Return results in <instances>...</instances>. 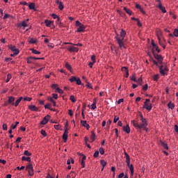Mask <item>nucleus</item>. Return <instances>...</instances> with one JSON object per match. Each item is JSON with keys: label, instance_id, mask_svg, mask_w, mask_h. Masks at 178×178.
<instances>
[{"label": "nucleus", "instance_id": "1", "mask_svg": "<svg viewBox=\"0 0 178 178\" xmlns=\"http://www.w3.org/2000/svg\"><path fill=\"white\" fill-rule=\"evenodd\" d=\"M141 124H138L136 120H131V123L133 124L134 127L137 129H145V131H147V126L148 124L147 120L146 118H143L141 120Z\"/></svg>", "mask_w": 178, "mask_h": 178}, {"label": "nucleus", "instance_id": "2", "mask_svg": "<svg viewBox=\"0 0 178 178\" xmlns=\"http://www.w3.org/2000/svg\"><path fill=\"white\" fill-rule=\"evenodd\" d=\"M126 31H124V29H121V32H120V38H119V36H116L115 39L117 40V42L118 43L119 47L120 49H122V48L124 47V49H126L124 44V40L126 36Z\"/></svg>", "mask_w": 178, "mask_h": 178}, {"label": "nucleus", "instance_id": "3", "mask_svg": "<svg viewBox=\"0 0 178 178\" xmlns=\"http://www.w3.org/2000/svg\"><path fill=\"white\" fill-rule=\"evenodd\" d=\"M159 68L160 70V73L161 74V75H163V76H165V75H166L167 74V72L169 71L167 65L165 64V63H163V61L162 64L160 66H159Z\"/></svg>", "mask_w": 178, "mask_h": 178}, {"label": "nucleus", "instance_id": "4", "mask_svg": "<svg viewBox=\"0 0 178 178\" xmlns=\"http://www.w3.org/2000/svg\"><path fill=\"white\" fill-rule=\"evenodd\" d=\"M76 26L78 27L77 32H84L86 30V26H84V24L81 23L79 21H76Z\"/></svg>", "mask_w": 178, "mask_h": 178}, {"label": "nucleus", "instance_id": "5", "mask_svg": "<svg viewBox=\"0 0 178 178\" xmlns=\"http://www.w3.org/2000/svg\"><path fill=\"white\" fill-rule=\"evenodd\" d=\"M152 53L154 56V58H156V60H158V63L160 64V65L163 63V57H162V55L160 54H155L154 53V50L152 49Z\"/></svg>", "mask_w": 178, "mask_h": 178}, {"label": "nucleus", "instance_id": "6", "mask_svg": "<svg viewBox=\"0 0 178 178\" xmlns=\"http://www.w3.org/2000/svg\"><path fill=\"white\" fill-rule=\"evenodd\" d=\"M70 81L71 83L76 82L78 85H81V79L76 77V76H72L71 79H70Z\"/></svg>", "mask_w": 178, "mask_h": 178}, {"label": "nucleus", "instance_id": "7", "mask_svg": "<svg viewBox=\"0 0 178 178\" xmlns=\"http://www.w3.org/2000/svg\"><path fill=\"white\" fill-rule=\"evenodd\" d=\"M26 170H28V172L30 176L34 175V170H33V165L31 163H30L26 166Z\"/></svg>", "mask_w": 178, "mask_h": 178}, {"label": "nucleus", "instance_id": "8", "mask_svg": "<svg viewBox=\"0 0 178 178\" xmlns=\"http://www.w3.org/2000/svg\"><path fill=\"white\" fill-rule=\"evenodd\" d=\"M8 49H11V51L14 52V55H18L19 53V49H17L16 46L8 45Z\"/></svg>", "mask_w": 178, "mask_h": 178}, {"label": "nucleus", "instance_id": "9", "mask_svg": "<svg viewBox=\"0 0 178 178\" xmlns=\"http://www.w3.org/2000/svg\"><path fill=\"white\" fill-rule=\"evenodd\" d=\"M127 166L130 169L131 175L133 176L134 174V167L133 166V164H131V159H129V161L127 162Z\"/></svg>", "mask_w": 178, "mask_h": 178}, {"label": "nucleus", "instance_id": "10", "mask_svg": "<svg viewBox=\"0 0 178 178\" xmlns=\"http://www.w3.org/2000/svg\"><path fill=\"white\" fill-rule=\"evenodd\" d=\"M51 116L50 115H47L45 117H44L43 120L40 122L41 125H45L48 123L49 120H50Z\"/></svg>", "mask_w": 178, "mask_h": 178}, {"label": "nucleus", "instance_id": "11", "mask_svg": "<svg viewBox=\"0 0 178 178\" xmlns=\"http://www.w3.org/2000/svg\"><path fill=\"white\" fill-rule=\"evenodd\" d=\"M68 128H65L64 134H63V139L65 143H67V137H68Z\"/></svg>", "mask_w": 178, "mask_h": 178}, {"label": "nucleus", "instance_id": "12", "mask_svg": "<svg viewBox=\"0 0 178 178\" xmlns=\"http://www.w3.org/2000/svg\"><path fill=\"white\" fill-rule=\"evenodd\" d=\"M157 2H159V8L162 10L163 13H166L167 10L165 6L162 5L161 0H157Z\"/></svg>", "mask_w": 178, "mask_h": 178}, {"label": "nucleus", "instance_id": "13", "mask_svg": "<svg viewBox=\"0 0 178 178\" xmlns=\"http://www.w3.org/2000/svg\"><path fill=\"white\" fill-rule=\"evenodd\" d=\"M15 97L13 96H9L8 97V104H10V105H15Z\"/></svg>", "mask_w": 178, "mask_h": 178}, {"label": "nucleus", "instance_id": "14", "mask_svg": "<svg viewBox=\"0 0 178 178\" xmlns=\"http://www.w3.org/2000/svg\"><path fill=\"white\" fill-rule=\"evenodd\" d=\"M122 129L124 131L127 133V134H129V133L131 132V128H130V126H129V124L126 126H123Z\"/></svg>", "mask_w": 178, "mask_h": 178}, {"label": "nucleus", "instance_id": "15", "mask_svg": "<svg viewBox=\"0 0 178 178\" xmlns=\"http://www.w3.org/2000/svg\"><path fill=\"white\" fill-rule=\"evenodd\" d=\"M81 124H82V126L86 127V129H90V125H89V124H88L86 120H81Z\"/></svg>", "mask_w": 178, "mask_h": 178}, {"label": "nucleus", "instance_id": "16", "mask_svg": "<svg viewBox=\"0 0 178 178\" xmlns=\"http://www.w3.org/2000/svg\"><path fill=\"white\" fill-rule=\"evenodd\" d=\"M29 108L31 109V111H33L35 112H38V107H37L35 105H29Z\"/></svg>", "mask_w": 178, "mask_h": 178}, {"label": "nucleus", "instance_id": "17", "mask_svg": "<svg viewBox=\"0 0 178 178\" xmlns=\"http://www.w3.org/2000/svg\"><path fill=\"white\" fill-rule=\"evenodd\" d=\"M68 49L70 52H79L78 47H74V46H71Z\"/></svg>", "mask_w": 178, "mask_h": 178}, {"label": "nucleus", "instance_id": "18", "mask_svg": "<svg viewBox=\"0 0 178 178\" xmlns=\"http://www.w3.org/2000/svg\"><path fill=\"white\" fill-rule=\"evenodd\" d=\"M143 107L146 109H147V111H151V109L152 108V104H148V103H146V105L145 104H144V106Z\"/></svg>", "mask_w": 178, "mask_h": 178}, {"label": "nucleus", "instance_id": "19", "mask_svg": "<svg viewBox=\"0 0 178 178\" xmlns=\"http://www.w3.org/2000/svg\"><path fill=\"white\" fill-rule=\"evenodd\" d=\"M136 8H139L140 11L141 12V13L143 14H146V13L145 12L144 9L143 8L142 6H140V4H136Z\"/></svg>", "mask_w": 178, "mask_h": 178}, {"label": "nucleus", "instance_id": "20", "mask_svg": "<svg viewBox=\"0 0 178 178\" xmlns=\"http://www.w3.org/2000/svg\"><path fill=\"white\" fill-rule=\"evenodd\" d=\"M90 139L91 143L95 142V140H96V134H95L94 131H92Z\"/></svg>", "mask_w": 178, "mask_h": 178}, {"label": "nucleus", "instance_id": "21", "mask_svg": "<svg viewBox=\"0 0 178 178\" xmlns=\"http://www.w3.org/2000/svg\"><path fill=\"white\" fill-rule=\"evenodd\" d=\"M160 143H161V145L164 147L165 149H169L168 145L166 143L163 142V140H160Z\"/></svg>", "mask_w": 178, "mask_h": 178}, {"label": "nucleus", "instance_id": "22", "mask_svg": "<svg viewBox=\"0 0 178 178\" xmlns=\"http://www.w3.org/2000/svg\"><path fill=\"white\" fill-rule=\"evenodd\" d=\"M22 99H23V97H22L18 98V99H17L16 102H15V107L19 106V104L20 103L21 101H22Z\"/></svg>", "mask_w": 178, "mask_h": 178}, {"label": "nucleus", "instance_id": "23", "mask_svg": "<svg viewBox=\"0 0 178 178\" xmlns=\"http://www.w3.org/2000/svg\"><path fill=\"white\" fill-rule=\"evenodd\" d=\"M44 23L46 24L47 27H50V26L54 23V22L45 19Z\"/></svg>", "mask_w": 178, "mask_h": 178}, {"label": "nucleus", "instance_id": "24", "mask_svg": "<svg viewBox=\"0 0 178 178\" xmlns=\"http://www.w3.org/2000/svg\"><path fill=\"white\" fill-rule=\"evenodd\" d=\"M22 161H26V162H31V157H26V156H22Z\"/></svg>", "mask_w": 178, "mask_h": 178}, {"label": "nucleus", "instance_id": "25", "mask_svg": "<svg viewBox=\"0 0 178 178\" xmlns=\"http://www.w3.org/2000/svg\"><path fill=\"white\" fill-rule=\"evenodd\" d=\"M158 40H159V43L160 44L161 47H162L163 49H166V46L165 45V44L163 43V42L161 40V38H159V36H158Z\"/></svg>", "mask_w": 178, "mask_h": 178}, {"label": "nucleus", "instance_id": "26", "mask_svg": "<svg viewBox=\"0 0 178 178\" xmlns=\"http://www.w3.org/2000/svg\"><path fill=\"white\" fill-rule=\"evenodd\" d=\"M124 10H125V12L129 15H132V10H131L129 8H127V7H124Z\"/></svg>", "mask_w": 178, "mask_h": 178}, {"label": "nucleus", "instance_id": "27", "mask_svg": "<svg viewBox=\"0 0 178 178\" xmlns=\"http://www.w3.org/2000/svg\"><path fill=\"white\" fill-rule=\"evenodd\" d=\"M57 24H58V26L60 27H63V25L62 24V22L60 21V18L59 17V16H58Z\"/></svg>", "mask_w": 178, "mask_h": 178}, {"label": "nucleus", "instance_id": "28", "mask_svg": "<svg viewBox=\"0 0 178 178\" xmlns=\"http://www.w3.org/2000/svg\"><path fill=\"white\" fill-rule=\"evenodd\" d=\"M168 106L169 107V108L173 109L175 107V105L174 103H172V102H170L168 104Z\"/></svg>", "mask_w": 178, "mask_h": 178}, {"label": "nucleus", "instance_id": "29", "mask_svg": "<svg viewBox=\"0 0 178 178\" xmlns=\"http://www.w3.org/2000/svg\"><path fill=\"white\" fill-rule=\"evenodd\" d=\"M86 82L87 84L86 85V88H90V90H92V85L89 83L87 79H86Z\"/></svg>", "mask_w": 178, "mask_h": 178}, {"label": "nucleus", "instance_id": "30", "mask_svg": "<svg viewBox=\"0 0 178 178\" xmlns=\"http://www.w3.org/2000/svg\"><path fill=\"white\" fill-rule=\"evenodd\" d=\"M31 51L33 54H41V51H37L36 49H31Z\"/></svg>", "mask_w": 178, "mask_h": 178}, {"label": "nucleus", "instance_id": "31", "mask_svg": "<svg viewBox=\"0 0 178 178\" xmlns=\"http://www.w3.org/2000/svg\"><path fill=\"white\" fill-rule=\"evenodd\" d=\"M58 8H59L60 10H63V8H64V5H63V1H59V3H58Z\"/></svg>", "mask_w": 178, "mask_h": 178}, {"label": "nucleus", "instance_id": "32", "mask_svg": "<svg viewBox=\"0 0 178 178\" xmlns=\"http://www.w3.org/2000/svg\"><path fill=\"white\" fill-rule=\"evenodd\" d=\"M91 109H96L97 108V102L94 100L93 103L91 105Z\"/></svg>", "mask_w": 178, "mask_h": 178}, {"label": "nucleus", "instance_id": "33", "mask_svg": "<svg viewBox=\"0 0 178 178\" xmlns=\"http://www.w3.org/2000/svg\"><path fill=\"white\" fill-rule=\"evenodd\" d=\"M26 60H27V63L29 64L33 63V61H32L33 56L27 57Z\"/></svg>", "mask_w": 178, "mask_h": 178}, {"label": "nucleus", "instance_id": "34", "mask_svg": "<svg viewBox=\"0 0 178 178\" xmlns=\"http://www.w3.org/2000/svg\"><path fill=\"white\" fill-rule=\"evenodd\" d=\"M65 67H67V69L69 70V71H72V66L70 64H69V63H65Z\"/></svg>", "mask_w": 178, "mask_h": 178}, {"label": "nucleus", "instance_id": "35", "mask_svg": "<svg viewBox=\"0 0 178 178\" xmlns=\"http://www.w3.org/2000/svg\"><path fill=\"white\" fill-rule=\"evenodd\" d=\"M24 155H26V156H31V153L29 152V150H24Z\"/></svg>", "mask_w": 178, "mask_h": 178}, {"label": "nucleus", "instance_id": "36", "mask_svg": "<svg viewBox=\"0 0 178 178\" xmlns=\"http://www.w3.org/2000/svg\"><path fill=\"white\" fill-rule=\"evenodd\" d=\"M29 7L30 10H35V3H31V4L29 5Z\"/></svg>", "mask_w": 178, "mask_h": 178}, {"label": "nucleus", "instance_id": "37", "mask_svg": "<svg viewBox=\"0 0 178 178\" xmlns=\"http://www.w3.org/2000/svg\"><path fill=\"white\" fill-rule=\"evenodd\" d=\"M70 99L73 103H75V102H76V98L74 97V95H71V96H70Z\"/></svg>", "mask_w": 178, "mask_h": 178}, {"label": "nucleus", "instance_id": "38", "mask_svg": "<svg viewBox=\"0 0 178 178\" xmlns=\"http://www.w3.org/2000/svg\"><path fill=\"white\" fill-rule=\"evenodd\" d=\"M131 81H134V82H138L135 74H133V75H132L131 77Z\"/></svg>", "mask_w": 178, "mask_h": 178}, {"label": "nucleus", "instance_id": "39", "mask_svg": "<svg viewBox=\"0 0 178 178\" xmlns=\"http://www.w3.org/2000/svg\"><path fill=\"white\" fill-rule=\"evenodd\" d=\"M159 79V74H156V75H154L153 76V80L154 81H157Z\"/></svg>", "mask_w": 178, "mask_h": 178}, {"label": "nucleus", "instance_id": "40", "mask_svg": "<svg viewBox=\"0 0 178 178\" xmlns=\"http://www.w3.org/2000/svg\"><path fill=\"white\" fill-rule=\"evenodd\" d=\"M18 124H19V122H15V125H14V124H12V125H11V128H12L13 129H16V127H17Z\"/></svg>", "mask_w": 178, "mask_h": 178}, {"label": "nucleus", "instance_id": "41", "mask_svg": "<svg viewBox=\"0 0 178 178\" xmlns=\"http://www.w3.org/2000/svg\"><path fill=\"white\" fill-rule=\"evenodd\" d=\"M102 165L103 166V168H104L105 166H106V161H105L104 159H102L101 161H100Z\"/></svg>", "mask_w": 178, "mask_h": 178}, {"label": "nucleus", "instance_id": "42", "mask_svg": "<svg viewBox=\"0 0 178 178\" xmlns=\"http://www.w3.org/2000/svg\"><path fill=\"white\" fill-rule=\"evenodd\" d=\"M12 79V74H8L7 75V79H6V83H8L9 81Z\"/></svg>", "mask_w": 178, "mask_h": 178}, {"label": "nucleus", "instance_id": "43", "mask_svg": "<svg viewBox=\"0 0 178 178\" xmlns=\"http://www.w3.org/2000/svg\"><path fill=\"white\" fill-rule=\"evenodd\" d=\"M38 42L37 40H34V38H31V40H29V43L31 44H36Z\"/></svg>", "mask_w": 178, "mask_h": 178}, {"label": "nucleus", "instance_id": "44", "mask_svg": "<svg viewBox=\"0 0 178 178\" xmlns=\"http://www.w3.org/2000/svg\"><path fill=\"white\" fill-rule=\"evenodd\" d=\"M91 60H92V62L93 65H94L95 63H96V56H95V55H92V56Z\"/></svg>", "mask_w": 178, "mask_h": 178}, {"label": "nucleus", "instance_id": "45", "mask_svg": "<svg viewBox=\"0 0 178 178\" xmlns=\"http://www.w3.org/2000/svg\"><path fill=\"white\" fill-rule=\"evenodd\" d=\"M99 152L102 155H104V154L105 153V150L104 149L103 147L99 148Z\"/></svg>", "mask_w": 178, "mask_h": 178}, {"label": "nucleus", "instance_id": "46", "mask_svg": "<svg viewBox=\"0 0 178 178\" xmlns=\"http://www.w3.org/2000/svg\"><path fill=\"white\" fill-rule=\"evenodd\" d=\"M174 36L178 38V29H175L173 33Z\"/></svg>", "mask_w": 178, "mask_h": 178}, {"label": "nucleus", "instance_id": "47", "mask_svg": "<svg viewBox=\"0 0 178 178\" xmlns=\"http://www.w3.org/2000/svg\"><path fill=\"white\" fill-rule=\"evenodd\" d=\"M118 120H119V117H118L117 115H115L114 119H113V123H117Z\"/></svg>", "mask_w": 178, "mask_h": 178}, {"label": "nucleus", "instance_id": "48", "mask_svg": "<svg viewBox=\"0 0 178 178\" xmlns=\"http://www.w3.org/2000/svg\"><path fill=\"white\" fill-rule=\"evenodd\" d=\"M40 134H41L42 135H43V136H44V137H46V136H47V134L46 133L45 131H44V129H41Z\"/></svg>", "mask_w": 178, "mask_h": 178}, {"label": "nucleus", "instance_id": "49", "mask_svg": "<svg viewBox=\"0 0 178 178\" xmlns=\"http://www.w3.org/2000/svg\"><path fill=\"white\" fill-rule=\"evenodd\" d=\"M93 156H94L95 158L99 157V152H98V150H97V151L95 152Z\"/></svg>", "mask_w": 178, "mask_h": 178}, {"label": "nucleus", "instance_id": "50", "mask_svg": "<svg viewBox=\"0 0 178 178\" xmlns=\"http://www.w3.org/2000/svg\"><path fill=\"white\" fill-rule=\"evenodd\" d=\"M21 25H22V26H23V27H26V26H28V24H27L26 21L22 22V23L21 24Z\"/></svg>", "mask_w": 178, "mask_h": 178}, {"label": "nucleus", "instance_id": "51", "mask_svg": "<svg viewBox=\"0 0 178 178\" xmlns=\"http://www.w3.org/2000/svg\"><path fill=\"white\" fill-rule=\"evenodd\" d=\"M56 91H57L58 92H59L60 94H63V89L59 88L58 86L57 88H56Z\"/></svg>", "mask_w": 178, "mask_h": 178}, {"label": "nucleus", "instance_id": "52", "mask_svg": "<svg viewBox=\"0 0 178 178\" xmlns=\"http://www.w3.org/2000/svg\"><path fill=\"white\" fill-rule=\"evenodd\" d=\"M152 63L154 64V65L159 66V64L156 60H154V58H152Z\"/></svg>", "mask_w": 178, "mask_h": 178}, {"label": "nucleus", "instance_id": "53", "mask_svg": "<svg viewBox=\"0 0 178 178\" xmlns=\"http://www.w3.org/2000/svg\"><path fill=\"white\" fill-rule=\"evenodd\" d=\"M136 22L138 26H142L143 24L140 23L139 18H136Z\"/></svg>", "mask_w": 178, "mask_h": 178}, {"label": "nucleus", "instance_id": "54", "mask_svg": "<svg viewBox=\"0 0 178 178\" xmlns=\"http://www.w3.org/2000/svg\"><path fill=\"white\" fill-rule=\"evenodd\" d=\"M82 168H84L86 167V161H84L83 160V159H81V163Z\"/></svg>", "mask_w": 178, "mask_h": 178}, {"label": "nucleus", "instance_id": "55", "mask_svg": "<svg viewBox=\"0 0 178 178\" xmlns=\"http://www.w3.org/2000/svg\"><path fill=\"white\" fill-rule=\"evenodd\" d=\"M31 99H32V97H24V101L31 102Z\"/></svg>", "mask_w": 178, "mask_h": 178}, {"label": "nucleus", "instance_id": "56", "mask_svg": "<svg viewBox=\"0 0 178 178\" xmlns=\"http://www.w3.org/2000/svg\"><path fill=\"white\" fill-rule=\"evenodd\" d=\"M155 50L156 51V52L157 53H160L161 52V51H160V49H159V46H157L156 44H155Z\"/></svg>", "mask_w": 178, "mask_h": 178}, {"label": "nucleus", "instance_id": "57", "mask_svg": "<svg viewBox=\"0 0 178 178\" xmlns=\"http://www.w3.org/2000/svg\"><path fill=\"white\" fill-rule=\"evenodd\" d=\"M7 129H8V126L6 125V124H3V130L7 131Z\"/></svg>", "mask_w": 178, "mask_h": 178}, {"label": "nucleus", "instance_id": "58", "mask_svg": "<svg viewBox=\"0 0 178 178\" xmlns=\"http://www.w3.org/2000/svg\"><path fill=\"white\" fill-rule=\"evenodd\" d=\"M68 114L70 115V116H73L74 115V113H73L72 109H69Z\"/></svg>", "mask_w": 178, "mask_h": 178}, {"label": "nucleus", "instance_id": "59", "mask_svg": "<svg viewBox=\"0 0 178 178\" xmlns=\"http://www.w3.org/2000/svg\"><path fill=\"white\" fill-rule=\"evenodd\" d=\"M137 82H138L140 85H142V83H143V79H141V77H140V78L138 79Z\"/></svg>", "mask_w": 178, "mask_h": 178}, {"label": "nucleus", "instance_id": "60", "mask_svg": "<svg viewBox=\"0 0 178 178\" xmlns=\"http://www.w3.org/2000/svg\"><path fill=\"white\" fill-rule=\"evenodd\" d=\"M143 90H148V84H145V85L143 87Z\"/></svg>", "mask_w": 178, "mask_h": 178}, {"label": "nucleus", "instance_id": "61", "mask_svg": "<svg viewBox=\"0 0 178 178\" xmlns=\"http://www.w3.org/2000/svg\"><path fill=\"white\" fill-rule=\"evenodd\" d=\"M121 70H122V72H124L126 74V72L127 71V67H123L121 68Z\"/></svg>", "mask_w": 178, "mask_h": 178}, {"label": "nucleus", "instance_id": "62", "mask_svg": "<svg viewBox=\"0 0 178 178\" xmlns=\"http://www.w3.org/2000/svg\"><path fill=\"white\" fill-rule=\"evenodd\" d=\"M54 127L55 129H60L61 126L59 125V124L58 125H54Z\"/></svg>", "mask_w": 178, "mask_h": 178}, {"label": "nucleus", "instance_id": "63", "mask_svg": "<svg viewBox=\"0 0 178 178\" xmlns=\"http://www.w3.org/2000/svg\"><path fill=\"white\" fill-rule=\"evenodd\" d=\"M58 85H57V84H53V85H51V88H53V89H56L57 90V88H58Z\"/></svg>", "mask_w": 178, "mask_h": 178}, {"label": "nucleus", "instance_id": "64", "mask_svg": "<svg viewBox=\"0 0 178 178\" xmlns=\"http://www.w3.org/2000/svg\"><path fill=\"white\" fill-rule=\"evenodd\" d=\"M53 98H54L55 99H57L58 98V95L57 94H53Z\"/></svg>", "mask_w": 178, "mask_h": 178}]
</instances>
